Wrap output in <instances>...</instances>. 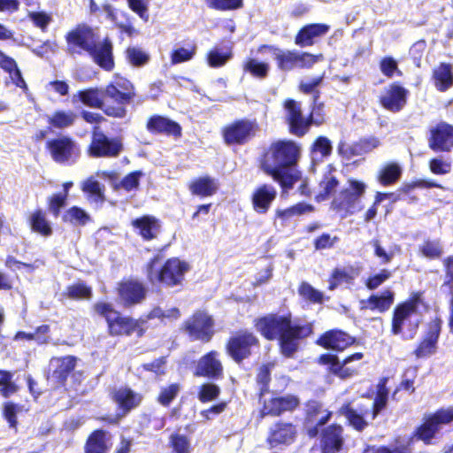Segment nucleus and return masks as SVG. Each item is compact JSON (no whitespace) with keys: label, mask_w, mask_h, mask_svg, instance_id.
Wrapping results in <instances>:
<instances>
[{"label":"nucleus","mask_w":453,"mask_h":453,"mask_svg":"<svg viewBox=\"0 0 453 453\" xmlns=\"http://www.w3.org/2000/svg\"><path fill=\"white\" fill-rule=\"evenodd\" d=\"M453 422V405L447 408H439L432 413L426 414L422 422L413 431V437L430 445L441 426Z\"/></svg>","instance_id":"obj_12"},{"label":"nucleus","mask_w":453,"mask_h":453,"mask_svg":"<svg viewBox=\"0 0 453 453\" xmlns=\"http://www.w3.org/2000/svg\"><path fill=\"white\" fill-rule=\"evenodd\" d=\"M253 326L264 339L270 342L277 340L280 354L287 358L292 357L298 350L301 341L313 334L312 322H294L290 312L257 317L253 320Z\"/></svg>","instance_id":"obj_2"},{"label":"nucleus","mask_w":453,"mask_h":453,"mask_svg":"<svg viewBox=\"0 0 453 453\" xmlns=\"http://www.w3.org/2000/svg\"><path fill=\"white\" fill-rule=\"evenodd\" d=\"M75 96L86 106L95 109H100L105 114V100L104 97V89L96 87L79 90Z\"/></svg>","instance_id":"obj_42"},{"label":"nucleus","mask_w":453,"mask_h":453,"mask_svg":"<svg viewBox=\"0 0 453 453\" xmlns=\"http://www.w3.org/2000/svg\"><path fill=\"white\" fill-rule=\"evenodd\" d=\"M218 189L217 180L208 175L196 178L188 183L190 194L199 197L212 196L217 193Z\"/></svg>","instance_id":"obj_39"},{"label":"nucleus","mask_w":453,"mask_h":453,"mask_svg":"<svg viewBox=\"0 0 453 453\" xmlns=\"http://www.w3.org/2000/svg\"><path fill=\"white\" fill-rule=\"evenodd\" d=\"M243 71L249 73L255 78L263 80L268 76L270 65L266 62L258 61L256 58H249L243 63Z\"/></svg>","instance_id":"obj_51"},{"label":"nucleus","mask_w":453,"mask_h":453,"mask_svg":"<svg viewBox=\"0 0 453 453\" xmlns=\"http://www.w3.org/2000/svg\"><path fill=\"white\" fill-rule=\"evenodd\" d=\"M425 305L424 292H412L407 299L398 303L393 310L390 332L403 340H412L418 334L421 320L413 319L418 307Z\"/></svg>","instance_id":"obj_5"},{"label":"nucleus","mask_w":453,"mask_h":453,"mask_svg":"<svg viewBox=\"0 0 453 453\" xmlns=\"http://www.w3.org/2000/svg\"><path fill=\"white\" fill-rule=\"evenodd\" d=\"M0 68L7 73L16 87L20 88H27V83L23 79L21 71L19 70L17 62L12 57L7 56L0 50Z\"/></svg>","instance_id":"obj_44"},{"label":"nucleus","mask_w":453,"mask_h":453,"mask_svg":"<svg viewBox=\"0 0 453 453\" xmlns=\"http://www.w3.org/2000/svg\"><path fill=\"white\" fill-rule=\"evenodd\" d=\"M125 58L128 64L138 68L146 65L150 60L148 52L135 46H129L125 50Z\"/></svg>","instance_id":"obj_50"},{"label":"nucleus","mask_w":453,"mask_h":453,"mask_svg":"<svg viewBox=\"0 0 453 453\" xmlns=\"http://www.w3.org/2000/svg\"><path fill=\"white\" fill-rule=\"evenodd\" d=\"M180 317V311L177 307H173L168 311H164L160 306H154L145 316L143 319H146V324L150 319H158L164 321L165 319H178ZM148 327V326L146 325Z\"/></svg>","instance_id":"obj_58"},{"label":"nucleus","mask_w":453,"mask_h":453,"mask_svg":"<svg viewBox=\"0 0 453 453\" xmlns=\"http://www.w3.org/2000/svg\"><path fill=\"white\" fill-rule=\"evenodd\" d=\"M419 253L430 259H440L443 254V248L440 240H425L418 247Z\"/></svg>","instance_id":"obj_54"},{"label":"nucleus","mask_w":453,"mask_h":453,"mask_svg":"<svg viewBox=\"0 0 453 453\" xmlns=\"http://www.w3.org/2000/svg\"><path fill=\"white\" fill-rule=\"evenodd\" d=\"M160 260L157 255L146 263L145 272L148 281L156 287L173 288L180 287L185 281L186 274L191 270L190 264L178 257L167 258L159 268H155Z\"/></svg>","instance_id":"obj_4"},{"label":"nucleus","mask_w":453,"mask_h":453,"mask_svg":"<svg viewBox=\"0 0 453 453\" xmlns=\"http://www.w3.org/2000/svg\"><path fill=\"white\" fill-rule=\"evenodd\" d=\"M215 321L211 315L203 310L195 311L181 324L180 329L192 341L209 342L215 334Z\"/></svg>","instance_id":"obj_13"},{"label":"nucleus","mask_w":453,"mask_h":453,"mask_svg":"<svg viewBox=\"0 0 453 453\" xmlns=\"http://www.w3.org/2000/svg\"><path fill=\"white\" fill-rule=\"evenodd\" d=\"M110 449L108 432L104 429L92 431L86 439L84 453H108Z\"/></svg>","instance_id":"obj_40"},{"label":"nucleus","mask_w":453,"mask_h":453,"mask_svg":"<svg viewBox=\"0 0 453 453\" xmlns=\"http://www.w3.org/2000/svg\"><path fill=\"white\" fill-rule=\"evenodd\" d=\"M169 446L174 453H191L189 438L179 433H173L169 437Z\"/></svg>","instance_id":"obj_62"},{"label":"nucleus","mask_w":453,"mask_h":453,"mask_svg":"<svg viewBox=\"0 0 453 453\" xmlns=\"http://www.w3.org/2000/svg\"><path fill=\"white\" fill-rule=\"evenodd\" d=\"M297 436V427L292 422L279 420L268 431L266 443L270 448L292 444Z\"/></svg>","instance_id":"obj_27"},{"label":"nucleus","mask_w":453,"mask_h":453,"mask_svg":"<svg viewBox=\"0 0 453 453\" xmlns=\"http://www.w3.org/2000/svg\"><path fill=\"white\" fill-rule=\"evenodd\" d=\"M300 405V400L296 395H287L273 396L265 401L259 411V416L265 418L280 417L285 412H292Z\"/></svg>","instance_id":"obj_26"},{"label":"nucleus","mask_w":453,"mask_h":453,"mask_svg":"<svg viewBox=\"0 0 453 453\" xmlns=\"http://www.w3.org/2000/svg\"><path fill=\"white\" fill-rule=\"evenodd\" d=\"M273 362L262 364L257 370L256 382L259 387L258 397L261 398L270 391V383L272 380L271 372L274 367Z\"/></svg>","instance_id":"obj_47"},{"label":"nucleus","mask_w":453,"mask_h":453,"mask_svg":"<svg viewBox=\"0 0 453 453\" xmlns=\"http://www.w3.org/2000/svg\"><path fill=\"white\" fill-rule=\"evenodd\" d=\"M283 106L286 111L285 123L289 134L299 138L306 135L312 126L308 115H303L301 103L288 98L284 101Z\"/></svg>","instance_id":"obj_19"},{"label":"nucleus","mask_w":453,"mask_h":453,"mask_svg":"<svg viewBox=\"0 0 453 453\" xmlns=\"http://www.w3.org/2000/svg\"><path fill=\"white\" fill-rule=\"evenodd\" d=\"M62 221L73 226H85L90 221V216L82 208L73 205L64 212Z\"/></svg>","instance_id":"obj_48"},{"label":"nucleus","mask_w":453,"mask_h":453,"mask_svg":"<svg viewBox=\"0 0 453 453\" xmlns=\"http://www.w3.org/2000/svg\"><path fill=\"white\" fill-rule=\"evenodd\" d=\"M65 52L71 57L82 56L89 53L97 42L98 35L94 29L87 24L76 25L65 35Z\"/></svg>","instance_id":"obj_14"},{"label":"nucleus","mask_w":453,"mask_h":453,"mask_svg":"<svg viewBox=\"0 0 453 453\" xmlns=\"http://www.w3.org/2000/svg\"><path fill=\"white\" fill-rule=\"evenodd\" d=\"M51 361L58 363L57 367L52 371V378L59 386L64 387L70 374L74 371L77 365V357L72 355L53 357Z\"/></svg>","instance_id":"obj_38"},{"label":"nucleus","mask_w":453,"mask_h":453,"mask_svg":"<svg viewBox=\"0 0 453 453\" xmlns=\"http://www.w3.org/2000/svg\"><path fill=\"white\" fill-rule=\"evenodd\" d=\"M11 371L0 369V395L4 398H9L19 391V386L12 380Z\"/></svg>","instance_id":"obj_55"},{"label":"nucleus","mask_w":453,"mask_h":453,"mask_svg":"<svg viewBox=\"0 0 453 453\" xmlns=\"http://www.w3.org/2000/svg\"><path fill=\"white\" fill-rule=\"evenodd\" d=\"M330 30L325 23H310L303 26L295 35V43L301 47H311L316 44Z\"/></svg>","instance_id":"obj_32"},{"label":"nucleus","mask_w":453,"mask_h":453,"mask_svg":"<svg viewBox=\"0 0 453 453\" xmlns=\"http://www.w3.org/2000/svg\"><path fill=\"white\" fill-rule=\"evenodd\" d=\"M27 222L33 233L44 238H48L53 234L52 224L48 219L46 211L42 208H36L31 211Z\"/></svg>","instance_id":"obj_37"},{"label":"nucleus","mask_w":453,"mask_h":453,"mask_svg":"<svg viewBox=\"0 0 453 453\" xmlns=\"http://www.w3.org/2000/svg\"><path fill=\"white\" fill-rule=\"evenodd\" d=\"M233 57L231 49L226 52H221L219 49H211L206 55L209 66L219 68L225 65Z\"/></svg>","instance_id":"obj_60"},{"label":"nucleus","mask_w":453,"mask_h":453,"mask_svg":"<svg viewBox=\"0 0 453 453\" xmlns=\"http://www.w3.org/2000/svg\"><path fill=\"white\" fill-rule=\"evenodd\" d=\"M111 398L117 404L119 413L115 417H101L99 419L109 424H118L119 418L142 404L143 395L129 387H120L111 393Z\"/></svg>","instance_id":"obj_16"},{"label":"nucleus","mask_w":453,"mask_h":453,"mask_svg":"<svg viewBox=\"0 0 453 453\" xmlns=\"http://www.w3.org/2000/svg\"><path fill=\"white\" fill-rule=\"evenodd\" d=\"M93 296V290L83 280H78L73 284L65 287V290L61 293L62 300H89Z\"/></svg>","instance_id":"obj_43"},{"label":"nucleus","mask_w":453,"mask_h":453,"mask_svg":"<svg viewBox=\"0 0 453 453\" xmlns=\"http://www.w3.org/2000/svg\"><path fill=\"white\" fill-rule=\"evenodd\" d=\"M370 150V142L367 139H362L349 146H339V154L346 159H350L352 157L362 155Z\"/></svg>","instance_id":"obj_56"},{"label":"nucleus","mask_w":453,"mask_h":453,"mask_svg":"<svg viewBox=\"0 0 453 453\" xmlns=\"http://www.w3.org/2000/svg\"><path fill=\"white\" fill-rule=\"evenodd\" d=\"M22 410V405L12 401H7L3 403L2 416L6 420L9 428L17 430L19 426L18 414Z\"/></svg>","instance_id":"obj_53"},{"label":"nucleus","mask_w":453,"mask_h":453,"mask_svg":"<svg viewBox=\"0 0 453 453\" xmlns=\"http://www.w3.org/2000/svg\"><path fill=\"white\" fill-rule=\"evenodd\" d=\"M302 146L291 139L272 142L259 157V167L288 193L302 179L298 167Z\"/></svg>","instance_id":"obj_1"},{"label":"nucleus","mask_w":453,"mask_h":453,"mask_svg":"<svg viewBox=\"0 0 453 453\" xmlns=\"http://www.w3.org/2000/svg\"><path fill=\"white\" fill-rule=\"evenodd\" d=\"M131 226L137 230L138 234L145 242H150L157 238L161 228V223L158 219L153 215H142L134 219Z\"/></svg>","instance_id":"obj_35"},{"label":"nucleus","mask_w":453,"mask_h":453,"mask_svg":"<svg viewBox=\"0 0 453 453\" xmlns=\"http://www.w3.org/2000/svg\"><path fill=\"white\" fill-rule=\"evenodd\" d=\"M123 150L120 137H109L103 131H94L87 147V154L93 158H115Z\"/></svg>","instance_id":"obj_15"},{"label":"nucleus","mask_w":453,"mask_h":453,"mask_svg":"<svg viewBox=\"0 0 453 453\" xmlns=\"http://www.w3.org/2000/svg\"><path fill=\"white\" fill-rule=\"evenodd\" d=\"M277 189L270 183L257 186L250 195L252 209L257 214H266L277 198Z\"/></svg>","instance_id":"obj_29"},{"label":"nucleus","mask_w":453,"mask_h":453,"mask_svg":"<svg viewBox=\"0 0 453 453\" xmlns=\"http://www.w3.org/2000/svg\"><path fill=\"white\" fill-rule=\"evenodd\" d=\"M261 348L259 338L249 329H240L233 333L226 341L225 351L236 365H242L251 358Z\"/></svg>","instance_id":"obj_9"},{"label":"nucleus","mask_w":453,"mask_h":453,"mask_svg":"<svg viewBox=\"0 0 453 453\" xmlns=\"http://www.w3.org/2000/svg\"><path fill=\"white\" fill-rule=\"evenodd\" d=\"M365 357L363 352H355L346 356L342 361L336 354L324 353L318 358V363L327 366L330 374L341 379L347 380L357 374V368L349 365L354 361H360Z\"/></svg>","instance_id":"obj_18"},{"label":"nucleus","mask_w":453,"mask_h":453,"mask_svg":"<svg viewBox=\"0 0 453 453\" xmlns=\"http://www.w3.org/2000/svg\"><path fill=\"white\" fill-rule=\"evenodd\" d=\"M180 389L181 386L178 382L171 383L165 387L161 388L157 396V402L165 407H168L178 396Z\"/></svg>","instance_id":"obj_57"},{"label":"nucleus","mask_w":453,"mask_h":453,"mask_svg":"<svg viewBox=\"0 0 453 453\" xmlns=\"http://www.w3.org/2000/svg\"><path fill=\"white\" fill-rule=\"evenodd\" d=\"M429 148L435 152H449L453 148V126L439 122L430 130Z\"/></svg>","instance_id":"obj_28"},{"label":"nucleus","mask_w":453,"mask_h":453,"mask_svg":"<svg viewBox=\"0 0 453 453\" xmlns=\"http://www.w3.org/2000/svg\"><path fill=\"white\" fill-rule=\"evenodd\" d=\"M409 95V90L399 82H392L384 88L378 102L384 110L397 113L407 105Z\"/></svg>","instance_id":"obj_21"},{"label":"nucleus","mask_w":453,"mask_h":453,"mask_svg":"<svg viewBox=\"0 0 453 453\" xmlns=\"http://www.w3.org/2000/svg\"><path fill=\"white\" fill-rule=\"evenodd\" d=\"M44 149L53 162L63 165H74L81 155L79 143L67 134H58L48 139Z\"/></svg>","instance_id":"obj_11"},{"label":"nucleus","mask_w":453,"mask_h":453,"mask_svg":"<svg viewBox=\"0 0 453 453\" xmlns=\"http://www.w3.org/2000/svg\"><path fill=\"white\" fill-rule=\"evenodd\" d=\"M268 51L273 55L279 71L288 73L295 69H311L316 63L324 60L322 53L312 54L308 51L282 50L275 45L261 44L257 52Z\"/></svg>","instance_id":"obj_7"},{"label":"nucleus","mask_w":453,"mask_h":453,"mask_svg":"<svg viewBox=\"0 0 453 453\" xmlns=\"http://www.w3.org/2000/svg\"><path fill=\"white\" fill-rule=\"evenodd\" d=\"M315 343L325 349L342 352L356 345L357 340L342 329L332 328L322 333Z\"/></svg>","instance_id":"obj_22"},{"label":"nucleus","mask_w":453,"mask_h":453,"mask_svg":"<svg viewBox=\"0 0 453 453\" xmlns=\"http://www.w3.org/2000/svg\"><path fill=\"white\" fill-rule=\"evenodd\" d=\"M367 185L360 180L349 178L347 186L342 188L330 203V209L342 219L350 216L362 209L361 199Z\"/></svg>","instance_id":"obj_8"},{"label":"nucleus","mask_w":453,"mask_h":453,"mask_svg":"<svg viewBox=\"0 0 453 453\" xmlns=\"http://www.w3.org/2000/svg\"><path fill=\"white\" fill-rule=\"evenodd\" d=\"M431 81L435 88L445 92L453 87V65L441 62L432 70Z\"/></svg>","instance_id":"obj_36"},{"label":"nucleus","mask_w":453,"mask_h":453,"mask_svg":"<svg viewBox=\"0 0 453 453\" xmlns=\"http://www.w3.org/2000/svg\"><path fill=\"white\" fill-rule=\"evenodd\" d=\"M88 56L95 64L106 72H111L115 68L113 43L109 36H105L99 42H95Z\"/></svg>","instance_id":"obj_30"},{"label":"nucleus","mask_w":453,"mask_h":453,"mask_svg":"<svg viewBox=\"0 0 453 453\" xmlns=\"http://www.w3.org/2000/svg\"><path fill=\"white\" fill-rule=\"evenodd\" d=\"M194 375L211 380H222L224 366L220 360V353L216 349H211L203 354L197 361Z\"/></svg>","instance_id":"obj_23"},{"label":"nucleus","mask_w":453,"mask_h":453,"mask_svg":"<svg viewBox=\"0 0 453 453\" xmlns=\"http://www.w3.org/2000/svg\"><path fill=\"white\" fill-rule=\"evenodd\" d=\"M444 276L441 288L449 296L448 327L449 334L453 335V255H449L441 260Z\"/></svg>","instance_id":"obj_33"},{"label":"nucleus","mask_w":453,"mask_h":453,"mask_svg":"<svg viewBox=\"0 0 453 453\" xmlns=\"http://www.w3.org/2000/svg\"><path fill=\"white\" fill-rule=\"evenodd\" d=\"M93 310L96 315L104 319L106 332L111 337L134 335L136 338H142L147 333L146 319L142 317L135 319L129 315H123L109 302H96L93 305Z\"/></svg>","instance_id":"obj_3"},{"label":"nucleus","mask_w":453,"mask_h":453,"mask_svg":"<svg viewBox=\"0 0 453 453\" xmlns=\"http://www.w3.org/2000/svg\"><path fill=\"white\" fill-rule=\"evenodd\" d=\"M116 293L121 305L128 309L141 304L147 297L148 289L142 281L128 278L118 283Z\"/></svg>","instance_id":"obj_20"},{"label":"nucleus","mask_w":453,"mask_h":453,"mask_svg":"<svg viewBox=\"0 0 453 453\" xmlns=\"http://www.w3.org/2000/svg\"><path fill=\"white\" fill-rule=\"evenodd\" d=\"M146 129L154 135L164 134L176 139L182 135V127L178 122L159 114H153L149 117L146 122Z\"/></svg>","instance_id":"obj_31"},{"label":"nucleus","mask_w":453,"mask_h":453,"mask_svg":"<svg viewBox=\"0 0 453 453\" xmlns=\"http://www.w3.org/2000/svg\"><path fill=\"white\" fill-rule=\"evenodd\" d=\"M320 453H340L345 446L344 428L333 423L321 429L319 434Z\"/></svg>","instance_id":"obj_24"},{"label":"nucleus","mask_w":453,"mask_h":453,"mask_svg":"<svg viewBox=\"0 0 453 453\" xmlns=\"http://www.w3.org/2000/svg\"><path fill=\"white\" fill-rule=\"evenodd\" d=\"M78 115L71 111L57 110L47 119L50 127L65 129L74 125Z\"/></svg>","instance_id":"obj_45"},{"label":"nucleus","mask_w":453,"mask_h":453,"mask_svg":"<svg viewBox=\"0 0 453 453\" xmlns=\"http://www.w3.org/2000/svg\"><path fill=\"white\" fill-rule=\"evenodd\" d=\"M311 154H319L321 157H328L333 152L331 141L324 135L318 136L310 147Z\"/></svg>","instance_id":"obj_63"},{"label":"nucleus","mask_w":453,"mask_h":453,"mask_svg":"<svg viewBox=\"0 0 453 453\" xmlns=\"http://www.w3.org/2000/svg\"><path fill=\"white\" fill-rule=\"evenodd\" d=\"M144 175L141 170H135L122 178L119 182L113 183V188L115 190L123 189L126 192H131L137 190L140 187L141 178Z\"/></svg>","instance_id":"obj_52"},{"label":"nucleus","mask_w":453,"mask_h":453,"mask_svg":"<svg viewBox=\"0 0 453 453\" xmlns=\"http://www.w3.org/2000/svg\"><path fill=\"white\" fill-rule=\"evenodd\" d=\"M370 411L366 404L357 403L354 405L353 401H345L337 410L338 416H343L348 426H351L357 432H363L367 426L368 422L365 417Z\"/></svg>","instance_id":"obj_25"},{"label":"nucleus","mask_w":453,"mask_h":453,"mask_svg":"<svg viewBox=\"0 0 453 453\" xmlns=\"http://www.w3.org/2000/svg\"><path fill=\"white\" fill-rule=\"evenodd\" d=\"M299 296L309 303L322 304L325 299L328 300L329 297L325 298L323 292L313 288L310 283L303 281L297 288Z\"/></svg>","instance_id":"obj_49"},{"label":"nucleus","mask_w":453,"mask_h":453,"mask_svg":"<svg viewBox=\"0 0 453 453\" xmlns=\"http://www.w3.org/2000/svg\"><path fill=\"white\" fill-rule=\"evenodd\" d=\"M260 132L261 126L257 119L246 117L234 119L220 129L223 142L229 147L246 145Z\"/></svg>","instance_id":"obj_10"},{"label":"nucleus","mask_w":453,"mask_h":453,"mask_svg":"<svg viewBox=\"0 0 453 453\" xmlns=\"http://www.w3.org/2000/svg\"><path fill=\"white\" fill-rule=\"evenodd\" d=\"M82 192L87 195L88 199L96 203H103L105 200L104 186L93 176L86 179L81 187Z\"/></svg>","instance_id":"obj_46"},{"label":"nucleus","mask_w":453,"mask_h":453,"mask_svg":"<svg viewBox=\"0 0 453 453\" xmlns=\"http://www.w3.org/2000/svg\"><path fill=\"white\" fill-rule=\"evenodd\" d=\"M403 169L397 162H388L376 173V180L382 187H391L401 179Z\"/></svg>","instance_id":"obj_41"},{"label":"nucleus","mask_w":453,"mask_h":453,"mask_svg":"<svg viewBox=\"0 0 453 453\" xmlns=\"http://www.w3.org/2000/svg\"><path fill=\"white\" fill-rule=\"evenodd\" d=\"M68 198L65 194L54 193L47 198V209L49 212L54 217L58 218L60 215L61 210L67 204Z\"/></svg>","instance_id":"obj_64"},{"label":"nucleus","mask_w":453,"mask_h":453,"mask_svg":"<svg viewBox=\"0 0 453 453\" xmlns=\"http://www.w3.org/2000/svg\"><path fill=\"white\" fill-rule=\"evenodd\" d=\"M339 186L338 179L334 175H326L319 183L320 192L316 196L318 202L325 201L330 197L332 193Z\"/></svg>","instance_id":"obj_61"},{"label":"nucleus","mask_w":453,"mask_h":453,"mask_svg":"<svg viewBox=\"0 0 453 453\" xmlns=\"http://www.w3.org/2000/svg\"><path fill=\"white\" fill-rule=\"evenodd\" d=\"M395 302V293L390 289H384L380 294H372L367 299L359 302L360 310H369L380 313L387 312Z\"/></svg>","instance_id":"obj_34"},{"label":"nucleus","mask_w":453,"mask_h":453,"mask_svg":"<svg viewBox=\"0 0 453 453\" xmlns=\"http://www.w3.org/2000/svg\"><path fill=\"white\" fill-rule=\"evenodd\" d=\"M442 323L441 318L435 316L426 324L424 334L412 351L416 359H426L437 352Z\"/></svg>","instance_id":"obj_17"},{"label":"nucleus","mask_w":453,"mask_h":453,"mask_svg":"<svg viewBox=\"0 0 453 453\" xmlns=\"http://www.w3.org/2000/svg\"><path fill=\"white\" fill-rule=\"evenodd\" d=\"M221 393L220 388L213 382H204L201 384L197 391V398L203 403H210L216 400Z\"/></svg>","instance_id":"obj_59"},{"label":"nucleus","mask_w":453,"mask_h":453,"mask_svg":"<svg viewBox=\"0 0 453 453\" xmlns=\"http://www.w3.org/2000/svg\"><path fill=\"white\" fill-rule=\"evenodd\" d=\"M135 96L136 89L133 82L126 77L115 75L104 88L105 115L115 119L125 118L127 107L134 102Z\"/></svg>","instance_id":"obj_6"}]
</instances>
